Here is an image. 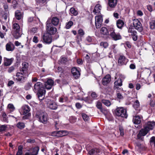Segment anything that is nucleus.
<instances>
[{
	"label": "nucleus",
	"instance_id": "1",
	"mask_svg": "<svg viewBox=\"0 0 155 155\" xmlns=\"http://www.w3.org/2000/svg\"><path fill=\"white\" fill-rule=\"evenodd\" d=\"M12 34L14 37L16 39L21 37L22 33L19 25L16 23H12Z\"/></svg>",
	"mask_w": 155,
	"mask_h": 155
},
{
	"label": "nucleus",
	"instance_id": "2",
	"mask_svg": "<svg viewBox=\"0 0 155 155\" xmlns=\"http://www.w3.org/2000/svg\"><path fill=\"white\" fill-rule=\"evenodd\" d=\"M46 33L50 35L54 34L57 32L56 28L52 25L50 20H48L46 22Z\"/></svg>",
	"mask_w": 155,
	"mask_h": 155
},
{
	"label": "nucleus",
	"instance_id": "3",
	"mask_svg": "<svg viewBox=\"0 0 155 155\" xmlns=\"http://www.w3.org/2000/svg\"><path fill=\"white\" fill-rule=\"evenodd\" d=\"M109 31L110 32L109 35L113 40L117 41L121 39L122 37L120 33H116L115 31V29L113 26L109 28Z\"/></svg>",
	"mask_w": 155,
	"mask_h": 155
},
{
	"label": "nucleus",
	"instance_id": "4",
	"mask_svg": "<svg viewBox=\"0 0 155 155\" xmlns=\"http://www.w3.org/2000/svg\"><path fill=\"white\" fill-rule=\"evenodd\" d=\"M129 61V59L123 54H119L117 60V64L119 66L126 65Z\"/></svg>",
	"mask_w": 155,
	"mask_h": 155
},
{
	"label": "nucleus",
	"instance_id": "5",
	"mask_svg": "<svg viewBox=\"0 0 155 155\" xmlns=\"http://www.w3.org/2000/svg\"><path fill=\"white\" fill-rule=\"evenodd\" d=\"M115 113L117 116L119 117L125 118L127 117L126 110L123 107L117 108L116 110Z\"/></svg>",
	"mask_w": 155,
	"mask_h": 155
},
{
	"label": "nucleus",
	"instance_id": "6",
	"mask_svg": "<svg viewBox=\"0 0 155 155\" xmlns=\"http://www.w3.org/2000/svg\"><path fill=\"white\" fill-rule=\"evenodd\" d=\"M128 32L130 36L132 37L134 41L137 40L138 38L137 33L134 27L132 26H130L128 28Z\"/></svg>",
	"mask_w": 155,
	"mask_h": 155
},
{
	"label": "nucleus",
	"instance_id": "7",
	"mask_svg": "<svg viewBox=\"0 0 155 155\" xmlns=\"http://www.w3.org/2000/svg\"><path fill=\"white\" fill-rule=\"evenodd\" d=\"M28 76V74L22 72H17L16 76V79L18 81L24 82Z\"/></svg>",
	"mask_w": 155,
	"mask_h": 155
},
{
	"label": "nucleus",
	"instance_id": "8",
	"mask_svg": "<svg viewBox=\"0 0 155 155\" xmlns=\"http://www.w3.org/2000/svg\"><path fill=\"white\" fill-rule=\"evenodd\" d=\"M37 117L40 122L44 124L47 123L48 118V115L46 113L44 112L40 113L39 114L37 115Z\"/></svg>",
	"mask_w": 155,
	"mask_h": 155
},
{
	"label": "nucleus",
	"instance_id": "9",
	"mask_svg": "<svg viewBox=\"0 0 155 155\" xmlns=\"http://www.w3.org/2000/svg\"><path fill=\"white\" fill-rule=\"evenodd\" d=\"M103 22V16L102 15L96 16L95 17V25L97 28L101 27Z\"/></svg>",
	"mask_w": 155,
	"mask_h": 155
},
{
	"label": "nucleus",
	"instance_id": "10",
	"mask_svg": "<svg viewBox=\"0 0 155 155\" xmlns=\"http://www.w3.org/2000/svg\"><path fill=\"white\" fill-rule=\"evenodd\" d=\"M133 25L134 27L140 32L141 31L143 30L142 25L140 21L137 19L133 20Z\"/></svg>",
	"mask_w": 155,
	"mask_h": 155
},
{
	"label": "nucleus",
	"instance_id": "11",
	"mask_svg": "<svg viewBox=\"0 0 155 155\" xmlns=\"http://www.w3.org/2000/svg\"><path fill=\"white\" fill-rule=\"evenodd\" d=\"M147 127H144L143 128L141 129L137 134V138L139 139L142 140L143 139L142 136H144L146 135L149 131V130L147 129Z\"/></svg>",
	"mask_w": 155,
	"mask_h": 155
},
{
	"label": "nucleus",
	"instance_id": "12",
	"mask_svg": "<svg viewBox=\"0 0 155 155\" xmlns=\"http://www.w3.org/2000/svg\"><path fill=\"white\" fill-rule=\"evenodd\" d=\"M45 88L42 83L40 82H38L35 84L34 88V91L35 92H38L45 90Z\"/></svg>",
	"mask_w": 155,
	"mask_h": 155
},
{
	"label": "nucleus",
	"instance_id": "13",
	"mask_svg": "<svg viewBox=\"0 0 155 155\" xmlns=\"http://www.w3.org/2000/svg\"><path fill=\"white\" fill-rule=\"evenodd\" d=\"M80 69L79 68L75 67H74L71 69V73L75 78L77 79L80 77Z\"/></svg>",
	"mask_w": 155,
	"mask_h": 155
},
{
	"label": "nucleus",
	"instance_id": "14",
	"mask_svg": "<svg viewBox=\"0 0 155 155\" xmlns=\"http://www.w3.org/2000/svg\"><path fill=\"white\" fill-rule=\"evenodd\" d=\"M43 42L46 44H50L52 42V38L51 35L48 34H45L43 37Z\"/></svg>",
	"mask_w": 155,
	"mask_h": 155
},
{
	"label": "nucleus",
	"instance_id": "15",
	"mask_svg": "<svg viewBox=\"0 0 155 155\" xmlns=\"http://www.w3.org/2000/svg\"><path fill=\"white\" fill-rule=\"evenodd\" d=\"M54 84V81L52 80L48 79L45 83V87L47 89H50L53 86Z\"/></svg>",
	"mask_w": 155,
	"mask_h": 155
},
{
	"label": "nucleus",
	"instance_id": "16",
	"mask_svg": "<svg viewBox=\"0 0 155 155\" xmlns=\"http://www.w3.org/2000/svg\"><path fill=\"white\" fill-rule=\"evenodd\" d=\"M111 76L109 74L106 75L102 80V84L104 85H106L111 81Z\"/></svg>",
	"mask_w": 155,
	"mask_h": 155
},
{
	"label": "nucleus",
	"instance_id": "17",
	"mask_svg": "<svg viewBox=\"0 0 155 155\" xmlns=\"http://www.w3.org/2000/svg\"><path fill=\"white\" fill-rule=\"evenodd\" d=\"M147 129L149 130V131L150 130H152L155 127V122L154 121H148L146 124L144 126Z\"/></svg>",
	"mask_w": 155,
	"mask_h": 155
},
{
	"label": "nucleus",
	"instance_id": "18",
	"mask_svg": "<svg viewBox=\"0 0 155 155\" xmlns=\"http://www.w3.org/2000/svg\"><path fill=\"white\" fill-rule=\"evenodd\" d=\"M47 105L48 108L52 110H56L58 108L57 104L53 101L49 102L47 103Z\"/></svg>",
	"mask_w": 155,
	"mask_h": 155
},
{
	"label": "nucleus",
	"instance_id": "19",
	"mask_svg": "<svg viewBox=\"0 0 155 155\" xmlns=\"http://www.w3.org/2000/svg\"><path fill=\"white\" fill-rule=\"evenodd\" d=\"M5 47L6 50L9 51H12L15 48V45L11 42L7 43Z\"/></svg>",
	"mask_w": 155,
	"mask_h": 155
},
{
	"label": "nucleus",
	"instance_id": "20",
	"mask_svg": "<svg viewBox=\"0 0 155 155\" xmlns=\"http://www.w3.org/2000/svg\"><path fill=\"white\" fill-rule=\"evenodd\" d=\"M133 106L136 111L137 114L140 112V103L138 100H136L134 101Z\"/></svg>",
	"mask_w": 155,
	"mask_h": 155
},
{
	"label": "nucleus",
	"instance_id": "21",
	"mask_svg": "<svg viewBox=\"0 0 155 155\" xmlns=\"http://www.w3.org/2000/svg\"><path fill=\"white\" fill-rule=\"evenodd\" d=\"M22 67L20 71L28 74L27 71L28 68V64L26 62H24L22 64Z\"/></svg>",
	"mask_w": 155,
	"mask_h": 155
},
{
	"label": "nucleus",
	"instance_id": "22",
	"mask_svg": "<svg viewBox=\"0 0 155 155\" xmlns=\"http://www.w3.org/2000/svg\"><path fill=\"white\" fill-rule=\"evenodd\" d=\"M102 8L101 6L99 4H97L95 6L93 12L95 15H97L100 13L101 10Z\"/></svg>",
	"mask_w": 155,
	"mask_h": 155
},
{
	"label": "nucleus",
	"instance_id": "23",
	"mask_svg": "<svg viewBox=\"0 0 155 155\" xmlns=\"http://www.w3.org/2000/svg\"><path fill=\"white\" fill-rule=\"evenodd\" d=\"M15 16L16 19L18 20L21 19L22 20L23 13L19 10H17L15 12Z\"/></svg>",
	"mask_w": 155,
	"mask_h": 155
},
{
	"label": "nucleus",
	"instance_id": "24",
	"mask_svg": "<svg viewBox=\"0 0 155 155\" xmlns=\"http://www.w3.org/2000/svg\"><path fill=\"white\" fill-rule=\"evenodd\" d=\"M100 152V150L98 148H94L88 151V154L89 155L96 154Z\"/></svg>",
	"mask_w": 155,
	"mask_h": 155
},
{
	"label": "nucleus",
	"instance_id": "25",
	"mask_svg": "<svg viewBox=\"0 0 155 155\" xmlns=\"http://www.w3.org/2000/svg\"><path fill=\"white\" fill-rule=\"evenodd\" d=\"M141 116H136L133 117V121L135 124H139L140 123Z\"/></svg>",
	"mask_w": 155,
	"mask_h": 155
},
{
	"label": "nucleus",
	"instance_id": "26",
	"mask_svg": "<svg viewBox=\"0 0 155 155\" xmlns=\"http://www.w3.org/2000/svg\"><path fill=\"white\" fill-rule=\"evenodd\" d=\"M13 58L8 59L5 58H4V64L5 66H8L10 65L13 61Z\"/></svg>",
	"mask_w": 155,
	"mask_h": 155
},
{
	"label": "nucleus",
	"instance_id": "27",
	"mask_svg": "<svg viewBox=\"0 0 155 155\" xmlns=\"http://www.w3.org/2000/svg\"><path fill=\"white\" fill-rule=\"evenodd\" d=\"M117 0H108V5L111 8H114L117 4Z\"/></svg>",
	"mask_w": 155,
	"mask_h": 155
},
{
	"label": "nucleus",
	"instance_id": "28",
	"mask_svg": "<svg viewBox=\"0 0 155 155\" xmlns=\"http://www.w3.org/2000/svg\"><path fill=\"white\" fill-rule=\"evenodd\" d=\"M37 95L38 96V98L40 100L42 101L43 100V98H41V97H45V89L41 90L40 91L37 92Z\"/></svg>",
	"mask_w": 155,
	"mask_h": 155
},
{
	"label": "nucleus",
	"instance_id": "29",
	"mask_svg": "<svg viewBox=\"0 0 155 155\" xmlns=\"http://www.w3.org/2000/svg\"><path fill=\"white\" fill-rule=\"evenodd\" d=\"M109 31L107 28L105 27H102L100 31V33L101 35H109Z\"/></svg>",
	"mask_w": 155,
	"mask_h": 155
},
{
	"label": "nucleus",
	"instance_id": "30",
	"mask_svg": "<svg viewBox=\"0 0 155 155\" xmlns=\"http://www.w3.org/2000/svg\"><path fill=\"white\" fill-rule=\"evenodd\" d=\"M51 24L54 26H57L58 25L59 20L58 18L55 17H53L51 20Z\"/></svg>",
	"mask_w": 155,
	"mask_h": 155
},
{
	"label": "nucleus",
	"instance_id": "31",
	"mask_svg": "<svg viewBox=\"0 0 155 155\" xmlns=\"http://www.w3.org/2000/svg\"><path fill=\"white\" fill-rule=\"evenodd\" d=\"M124 21L121 19L118 20L116 22L117 27L119 29L122 28L124 26Z\"/></svg>",
	"mask_w": 155,
	"mask_h": 155
},
{
	"label": "nucleus",
	"instance_id": "32",
	"mask_svg": "<svg viewBox=\"0 0 155 155\" xmlns=\"http://www.w3.org/2000/svg\"><path fill=\"white\" fill-rule=\"evenodd\" d=\"M23 110V114L25 115L28 113L30 111L29 107L27 105H25L22 107Z\"/></svg>",
	"mask_w": 155,
	"mask_h": 155
},
{
	"label": "nucleus",
	"instance_id": "33",
	"mask_svg": "<svg viewBox=\"0 0 155 155\" xmlns=\"http://www.w3.org/2000/svg\"><path fill=\"white\" fill-rule=\"evenodd\" d=\"M7 109L9 113H11L15 110V108L12 104H8Z\"/></svg>",
	"mask_w": 155,
	"mask_h": 155
},
{
	"label": "nucleus",
	"instance_id": "34",
	"mask_svg": "<svg viewBox=\"0 0 155 155\" xmlns=\"http://www.w3.org/2000/svg\"><path fill=\"white\" fill-rule=\"evenodd\" d=\"M68 134L67 131L65 130H61L58 131V137L64 136Z\"/></svg>",
	"mask_w": 155,
	"mask_h": 155
},
{
	"label": "nucleus",
	"instance_id": "35",
	"mask_svg": "<svg viewBox=\"0 0 155 155\" xmlns=\"http://www.w3.org/2000/svg\"><path fill=\"white\" fill-rule=\"evenodd\" d=\"M122 82L121 80L118 79L114 82L115 87L117 88L121 86L122 85Z\"/></svg>",
	"mask_w": 155,
	"mask_h": 155
},
{
	"label": "nucleus",
	"instance_id": "36",
	"mask_svg": "<svg viewBox=\"0 0 155 155\" xmlns=\"http://www.w3.org/2000/svg\"><path fill=\"white\" fill-rule=\"evenodd\" d=\"M150 27L151 29H155V19H152L149 22Z\"/></svg>",
	"mask_w": 155,
	"mask_h": 155
},
{
	"label": "nucleus",
	"instance_id": "37",
	"mask_svg": "<svg viewBox=\"0 0 155 155\" xmlns=\"http://www.w3.org/2000/svg\"><path fill=\"white\" fill-rule=\"evenodd\" d=\"M70 11L71 15L76 16L78 14V12L77 11L75 10L74 8H71L70 9Z\"/></svg>",
	"mask_w": 155,
	"mask_h": 155
},
{
	"label": "nucleus",
	"instance_id": "38",
	"mask_svg": "<svg viewBox=\"0 0 155 155\" xmlns=\"http://www.w3.org/2000/svg\"><path fill=\"white\" fill-rule=\"evenodd\" d=\"M68 99V97L64 96H62L59 97L58 100L59 102L63 103L67 101Z\"/></svg>",
	"mask_w": 155,
	"mask_h": 155
},
{
	"label": "nucleus",
	"instance_id": "39",
	"mask_svg": "<svg viewBox=\"0 0 155 155\" xmlns=\"http://www.w3.org/2000/svg\"><path fill=\"white\" fill-rule=\"evenodd\" d=\"M101 101L104 105L107 107H109L111 105V102L109 100L103 99Z\"/></svg>",
	"mask_w": 155,
	"mask_h": 155
},
{
	"label": "nucleus",
	"instance_id": "40",
	"mask_svg": "<svg viewBox=\"0 0 155 155\" xmlns=\"http://www.w3.org/2000/svg\"><path fill=\"white\" fill-rule=\"evenodd\" d=\"M23 146L20 145L18 147V151L16 153V155H22V154Z\"/></svg>",
	"mask_w": 155,
	"mask_h": 155
},
{
	"label": "nucleus",
	"instance_id": "41",
	"mask_svg": "<svg viewBox=\"0 0 155 155\" xmlns=\"http://www.w3.org/2000/svg\"><path fill=\"white\" fill-rule=\"evenodd\" d=\"M16 126L20 129H23L25 127V124L24 123L19 122L16 125Z\"/></svg>",
	"mask_w": 155,
	"mask_h": 155
},
{
	"label": "nucleus",
	"instance_id": "42",
	"mask_svg": "<svg viewBox=\"0 0 155 155\" xmlns=\"http://www.w3.org/2000/svg\"><path fill=\"white\" fill-rule=\"evenodd\" d=\"M78 33L81 38L83 37L85 33L83 29L81 28H80L78 30Z\"/></svg>",
	"mask_w": 155,
	"mask_h": 155
},
{
	"label": "nucleus",
	"instance_id": "43",
	"mask_svg": "<svg viewBox=\"0 0 155 155\" xmlns=\"http://www.w3.org/2000/svg\"><path fill=\"white\" fill-rule=\"evenodd\" d=\"M39 150V147L38 146L34 147L33 149L32 154L34 155H37Z\"/></svg>",
	"mask_w": 155,
	"mask_h": 155
},
{
	"label": "nucleus",
	"instance_id": "44",
	"mask_svg": "<svg viewBox=\"0 0 155 155\" xmlns=\"http://www.w3.org/2000/svg\"><path fill=\"white\" fill-rule=\"evenodd\" d=\"M2 116L3 117V120L6 122L8 123V120L7 117V115L5 112H3L2 114Z\"/></svg>",
	"mask_w": 155,
	"mask_h": 155
},
{
	"label": "nucleus",
	"instance_id": "45",
	"mask_svg": "<svg viewBox=\"0 0 155 155\" xmlns=\"http://www.w3.org/2000/svg\"><path fill=\"white\" fill-rule=\"evenodd\" d=\"M96 106L98 109L100 110L101 111L103 112V110L102 109V104L101 102L98 101L97 102Z\"/></svg>",
	"mask_w": 155,
	"mask_h": 155
},
{
	"label": "nucleus",
	"instance_id": "46",
	"mask_svg": "<svg viewBox=\"0 0 155 155\" xmlns=\"http://www.w3.org/2000/svg\"><path fill=\"white\" fill-rule=\"evenodd\" d=\"M117 45L114 44L110 46V48L111 50L114 52V53H116L117 51V49L116 48Z\"/></svg>",
	"mask_w": 155,
	"mask_h": 155
},
{
	"label": "nucleus",
	"instance_id": "47",
	"mask_svg": "<svg viewBox=\"0 0 155 155\" xmlns=\"http://www.w3.org/2000/svg\"><path fill=\"white\" fill-rule=\"evenodd\" d=\"M7 128V126L6 125H0V132H2L5 131Z\"/></svg>",
	"mask_w": 155,
	"mask_h": 155
},
{
	"label": "nucleus",
	"instance_id": "48",
	"mask_svg": "<svg viewBox=\"0 0 155 155\" xmlns=\"http://www.w3.org/2000/svg\"><path fill=\"white\" fill-rule=\"evenodd\" d=\"M100 45L105 48H107L108 46V43L107 42H101L100 43Z\"/></svg>",
	"mask_w": 155,
	"mask_h": 155
},
{
	"label": "nucleus",
	"instance_id": "49",
	"mask_svg": "<svg viewBox=\"0 0 155 155\" xmlns=\"http://www.w3.org/2000/svg\"><path fill=\"white\" fill-rule=\"evenodd\" d=\"M36 3L38 4H44L45 3H46L47 0H36Z\"/></svg>",
	"mask_w": 155,
	"mask_h": 155
},
{
	"label": "nucleus",
	"instance_id": "50",
	"mask_svg": "<svg viewBox=\"0 0 155 155\" xmlns=\"http://www.w3.org/2000/svg\"><path fill=\"white\" fill-rule=\"evenodd\" d=\"M73 24V22L72 21H69L66 23V28L67 29L70 28Z\"/></svg>",
	"mask_w": 155,
	"mask_h": 155
},
{
	"label": "nucleus",
	"instance_id": "51",
	"mask_svg": "<svg viewBox=\"0 0 155 155\" xmlns=\"http://www.w3.org/2000/svg\"><path fill=\"white\" fill-rule=\"evenodd\" d=\"M77 120L76 118L74 116H71L69 118V120L71 123H75Z\"/></svg>",
	"mask_w": 155,
	"mask_h": 155
},
{
	"label": "nucleus",
	"instance_id": "52",
	"mask_svg": "<svg viewBox=\"0 0 155 155\" xmlns=\"http://www.w3.org/2000/svg\"><path fill=\"white\" fill-rule=\"evenodd\" d=\"M82 116L84 121H87L89 119V117L84 113L82 114Z\"/></svg>",
	"mask_w": 155,
	"mask_h": 155
},
{
	"label": "nucleus",
	"instance_id": "53",
	"mask_svg": "<svg viewBox=\"0 0 155 155\" xmlns=\"http://www.w3.org/2000/svg\"><path fill=\"white\" fill-rule=\"evenodd\" d=\"M12 6L13 8H15L17 7V6L18 5V1L16 0H13L12 1Z\"/></svg>",
	"mask_w": 155,
	"mask_h": 155
},
{
	"label": "nucleus",
	"instance_id": "54",
	"mask_svg": "<svg viewBox=\"0 0 155 155\" xmlns=\"http://www.w3.org/2000/svg\"><path fill=\"white\" fill-rule=\"evenodd\" d=\"M150 142L151 144L153 143L155 147V137L153 136L150 139Z\"/></svg>",
	"mask_w": 155,
	"mask_h": 155
},
{
	"label": "nucleus",
	"instance_id": "55",
	"mask_svg": "<svg viewBox=\"0 0 155 155\" xmlns=\"http://www.w3.org/2000/svg\"><path fill=\"white\" fill-rule=\"evenodd\" d=\"M3 30L4 31V32H6L8 30V27L7 25H3L2 27Z\"/></svg>",
	"mask_w": 155,
	"mask_h": 155
},
{
	"label": "nucleus",
	"instance_id": "56",
	"mask_svg": "<svg viewBox=\"0 0 155 155\" xmlns=\"http://www.w3.org/2000/svg\"><path fill=\"white\" fill-rule=\"evenodd\" d=\"M15 68L14 67L12 66L9 67L8 70V71L9 73L12 72L15 70Z\"/></svg>",
	"mask_w": 155,
	"mask_h": 155
},
{
	"label": "nucleus",
	"instance_id": "57",
	"mask_svg": "<svg viewBox=\"0 0 155 155\" xmlns=\"http://www.w3.org/2000/svg\"><path fill=\"white\" fill-rule=\"evenodd\" d=\"M91 96L94 99H96L97 97V94L94 92L92 93Z\"/></svg>",
	"mask_w": 155,
	"mask_h": 155
},
{
	"label": "nucleus",
	"instance_id": "58",
	"mask_svg": "<svg viewBox=\"0 0 155 155\" xmlns=\"http://www.w3.org/2000/svg\"><path fill=\"white\" fill-rule=\"evenodd\" d=\"M31 85L30 83H28L25 86V88L26 90H28L31 88Z\"/></svg>",
	"mask_w": 155,
	"mask_h": 155
},
{
	"label": "nucleus",
	"instance_id": "59",
	"mask_svg": "<svg viewBox=\"0 0 155 155\" xmlns=\"http://www.w3.org/2000/svg\"><path fill=\"white\" fill-rule=\"evenodd\" d=\"M129 67L131 69H134L136 68V65L134 64H131L130 65Z\"/></svg>",
	"mask_w": 155,
	"mask_h": 155
},
{
	"label": "nucleus",
	"instance_id": "60",
	"mask_svg": "<svg viewBox=\"0 0 155 155\" xmlns=\"http://www.w3.org/2000/svg\"><path fill=\"white\" fill-rule=\"evenodd\" d=\"M6 33L3 32H2L1 31H0V37L2 38H4V36L6 35Z\"/></svg>",
	"mask_w": 155,
	"mask_h": 155
},
{
	"label": "nucleus",
	"instance_id": "61",
	"mask_svg": "<svg viewBox=\"0 0 155 155\" xmlns=\"http://www.w3.org/2000/svg\"><path fill=\"white\" fill-rule=\"evenodd\" d=\"M118 75L119 77V79H121V81L122 80L124 79V78H125V76L124 75H122L121 74H119Z\"/></svg>",
	"mask_w": 155,
	"mask_h": 155
},
{
	"label": "nucleus",
	"instance_id": "62",
	"mask_svg": "<svg viewBox=\"0 0 155 155\" xmlns=\"http://www.w3.org/2000/svg\"><path fill=\"white\" fill-rule=\"evenodd\" d=\"M75 106L78 109H80L82 107V105L81 104L79 103H77L75 104Z\"/></svg>",
	"mask_w": 155,
	"mask_h": 155
},
{
	"label": "nucleus",
	"instance_id": "63",
	"mask_svg": "<svg viewBox=\"0 0 155 155\" xmlns=\"http://www.w3.org/2000/svg\"><path fill=\"white\" fill-rule=\"evenodd\" d=\"M125 46L129 48H131L130 43L129 41H127L125 43Z\"/></svg>",
	"mask_w": 155,
	"mask_h": 155
},
{
	"label": "nucleus",
	"instance_id": "64",
	"mask_svg": "<svg viewBox=\"0 0 155 155\" xmlns=\"http://www.w3.org/2000/svg\"><path fill=\"white\" fill-rule=\"evenodd\" d=\"M33 41L35 43H37L38 42V37L35 36L33 39Z\"/></svg>",
	"mask_w": 155,
	"mask_h": 155
}]
</instances>
